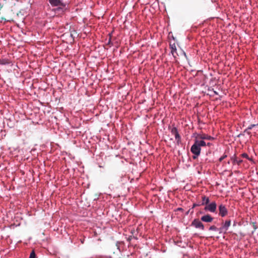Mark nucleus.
<instances>
[{
	"label": "nucleus",
	"instance_id": "aec40b11",
	"mask_svg": "<svg viewBox=\"0 0 258 258\" xmlns=\"http://www.w3.org/2000/svg\"><path fill=\"white\" fill-rule=\"evenodd\" d=\"M241 157L243 158H246L248 160H250V158H249L248 155L246 153H244L242 154Z\"/></svg>",
	"mask_w": 258,
	"mask_h": 258
},
{
	"label": "nucleus",
	"instance_id": "6e6552de",
	"mask_svg": "<svg viewBox=\"0 0 258 258\" xmlns=\"http://www.w3.org/2000/svg\"><path fill=\"white\" fill-rule=\"evenodd\" d=\"M170 48L171 49V53H172L173 56L174 58H176V55H178V54L176 52V47L175 43H174L173 44H170Z\"/></svg>",
	"mask_w": 258,
	"mask_h": 258
},
{
	"label": "nucleus",
	"instance_id": "a878e982",
	"mask_svg": "<svg viewBox=\"0 0 258 258\" xmlns=\"http://www.w3.org/2000/svg\"><path fill=\"white\" fill-rule=\"evenodd\" d=\"M253 227H254V229H255L256 228V226L254 225H253Z\"/></svg>",
	"mask_w": 258,
	"mask_h": 258
},
{
	"label": "nucleus",
	"instance_id": "5701e85b",
	"mask_svg": "<svg viewBox=\"0 0 258 258\" xmlns=\"http://www.w3.org/2000/svg\"><path fill=\"white\" fill-rule=\"evenodd\" d=\"M211 145H212V144L210 143H208L207 144H206V146H209V147L211 146Z\"/></svg>",
	"mask_w": 258,
	"mask_h": 258
},
{
	"label": "nucleus",
	"instance_id": "7ed1b4c3",
	"mask_svg": "<svg viewBox=\"0 0 258 258\" xmlns=\"http://www.w3.org/2000/svg\"><path fill=\"white\" fill-rule=\"evenodd\" d=\"M217 208L216 203L215 202H213L210 204H208L206 205V207L204 209L205 211H208L212 213H214L216 212Z\"/></svg>",
	"mask_w": 258,
	"mask_h": 258
},
{
	"label": "nucleus",
	"instance_id": "dca6fc26",
	"mask_svg": "<svg viewBox=\"0 0 258 258\" xmlns=\"http://www.w3.org/2000/svg\"><path fill=\"white\" fill-rule=\"evenodd\" d=\"M175 138L177 144H179L181 142V138L178 133L175 136Z\"/></svg>",
	"mask_w": 258,
	"mask_h": 258
},
{
	"label": "nucleus",
	"instance_id": "6ab92c4d",
	"mask_svg": "<svg viewBox=\"0 0 258 258\" xmlns=\"http://www.w3.org/2000/svg\"><path fill=\"white\" fill-rule=\"evenodd\" d=\"M35 257H36V254H35V251H34V250H32L30 253L29 258H35Z\"/></svg>",
	"mask_w": 258,
	"mask_h": 258
},
{
	"label": "nucleus",
	"instance_id": "4468645a",
	"mask_svg": "<svg viewBox=\"0 0 258 258\" xmlns=\"http://www.w3.org/2000/svg\"><path fill=\"white\" fill-rule=\"evenodd\" d=\"M218 231H219V233H224L226 234L227 232V229H225L223 226H222L220 228H218Z\"/></svg>",
	"mask_w": 258,
	"mask_h": 258
},
{
	"label": "nucleus",
	"instance_id": "f3484780",
	"mask_svg": "<svg viewBox=\"0 0 258 258\" xmlns=\"http://www.w3.org/2000/svg\"><path fill=\"white\" fill-rule=\"evenodd\" d=\"M171 132L172 134L174 136H175L176 135H177L178 133V131H177V129L176 127L172 128Z\"/></svg>",
	"mask_w": 258,
	"mask_h": 258
},
{
	"label": "nucleus",
	"instance_id": "412c9836",
	"mask_svg": "<svg viewBox=\"0 0 258 258\" xmlns=\"http://www.w3.org/2000/svg\"><path fill=\"white\" fill-rule=\"evenodd\" d=\"M226 157H227V155H223L222 157H221L219 158V161L221 162L223 159H224Z\"/></svg>",
	"mask_w": 258,
	"mask_h": 258
},
{
	"label": "nucleus",
	"instance_id": "1a4fd4ad",
	"mask_svg": "<svg viewBox=\"0 0 258 258\" xmlns=\"http://www.w3.org/2000/svg\"><path fill=\"white\" fill-rule=\"evenodd\" d=\"M231 160L232 161L233 164L236 163L238 165H240L241 163L243 162L242 160L241 159H237L235 155L231 158Z\"/></svg>",
	"mask_w": 258,
	"mask_h": 258
},
{
	"label": "nucleus",
	"instance_id": "f8f14e48",
	"mask_svg": "<svg viewBox=\"0 0 258 258\" xmlns=\"http://www.w3.org/2000/svg\"><path fill=\"white\" fill-rule=\"evenodd\" d=\"M231 225V221L230 220H227L225 221V222L224 223H223L222 224V226H223V227L227 229V230H228V228L229 227V226Z\"/></svg>",
	"mask_w": 258,
	"mask_h": 258
},
{
	"label": "nucleus",
	"instance_id": "393cba45",
	"mask_svg": "<svg viewBox=\"0 0 258 258\" xmlns=\"http://www.w3.org/2000/svg\"><path fill=\"white\" fill-rule=\"evenodd\" d=\"M191 209H189L186 213V215H187L189 213H190V211Z\"/></svg>",
	"mask_w": 258,
	"mask_h": 258
},
{
	"label": "nucleus",
	"instance_id": "20e7f679",
	"mask_svg": "<svg viewBox=\"0 0 258 258\" xmlns=\"http://www.w3.org/2000/svg\"><path fill=\"white\" fill-rule=\"evenodd\" d=\"M191 225L194 226L196 228H199L202 230H204V224L198 219H194L192 222Z\"/></svg>",
	"mask_w": 258,
	"mask_h": 258
},
{
	"label": "nucleus",
	"instance_id": "9b49d317",
	"mask_svg": "<svg viewBox=\"0 0 258 258\" xmlns=\"http://www.w3.org/2000/svg\"><path fill=\"white\" fill-rule=\"evenodd\" d=\"M202 203L201 204V205H206L209 203L210 200H209V198L208 197H207L204 196H202Z\"/></svg>",
	"mask_w": 258,
	"mask_h": 258
},
{
	"label": "nucleus",
	"instance_id": "4be33fe9",
	"mask_svg": "<svg viewBox=\"0 0 258 258\" xmlns=\"http://www.w3.org/2000/svg\"><path fill=\"white\" fill-rule=\"evenodd\" d=\"M201 205V204H194L193 206H192V209H194V208H195L197 206H199Z\"/></svg>",
	"mask_w": 258,
	"mask_h": 258
},
{
	"label": "nucleus",
	"instance_id": "39448f33",
	"mask_svg": "<svg viewBox=\"0 0 258 258\" xmlns=\"http://www.w3.org/2000/svg\"><path fill=\"white\" fill-rule=\"evenodd\" d=\"M218 209L219 211V215L220 216L223 217L227 215L228 211L225 206L223 204H221L219 205Z\"/></svg>",
	"mask_w": 258,
	"mask_h": 258
},
{
	"label": "nucleus",
	"instance_id": "b1692460",
	"mask_svg": "<svg viewBox=\"0 0 258 258\" xmlns=\"http://www.w3.org/2000/svg\"><path fill=\"white\" fill-rule=\"evenodd\" d=\"M177 210L178 211H182L183 210V209L181 208H178Z\"/></svg>",
	"mask_w": 258,
	"mask_h": 258
},
{
	"label": "nucleus",
	"instance_id": "a211bd4d",
	"mask_svg": "<svg viewBox=\"0 0 258 258\" xmlns=\"http://www.w3.org/2000/svg\"><path fill=\"white\" fill-rule=\"evenodd\" d=\"M209 230L218 231V228H217L215 225H212L210 227Z\"/></svg>",
	"mask_w": 258,
	"mask_h": 258
},
{
	"label": "nucleus",
	"instance_id": "423d86ee",
	"mask_svg": "<svg viewBox=\"0 0 258 258\" xmlns=\"http://www.w3.org/2000/svg\"><path fill=\"white\" fill-rule=\"evenodd\" d=\"M197 138H199V139L201 140H213L214 139L213 137L205 134L198 135Z\"/></svg>",
	"mask_w": 258,
	"mask_h": 258
},
{
	"label": "nucleus",
	"instance_id": "0eeeda50",
	"mask_svg": "<svg viewBox=\"0 0 258 258\" xmlns=\"http://www.w3.org/2000/svg\"><path fill=\"white\" fill-rule=\"evenodd\" d=\"M201 219L203 222L210 223L212 222L213 220V218L209 214H207L202 216Z\"/></svg>",
	"mask_w": 258,
	"mask_h": 258
},
{
	"label": "nucleus",
	"instance_id": "f257e3e1",
	"mask_svg": "<svg viewBox=\"0 0 258 258\" xmlns=\"http://www.w3.org/2000/svg\"><path fill=\"white\" fill-rule=\"evenodd\" d=\"M201 148L195 142L194 144L192 145L190 151L194 154L192 158L194 159H196L200 155L201 153Z\"/></svg>",
	"mask_w": 258,
	"mask_h": 258
},
{
	"label": "nucleus",
	"instance_id": "2eb2a0df",
	"mask_svg": "<svg viewBox=\"0 0 258 258\" xmlns=\"http://www.w3.org/2000/svg\"><path fill=\"white\" fill-rule=\"evenodd\" d=\"M10 61L8 59H0V64H7L10 63Z\"/></svg>",
	"mask_w": 258,
	"mask_h": 258
},
{
	"label": "nucleus",
	"instance_id": "f03ea898",
	"mask_svg": "<svg viewBox=\"0 0 258 258\" xmlns=\"http://www.w3.org/2000/svg\"><path fill=\"white\" fill-rule=\"evenodd\" d=\"M49 2L52 6L58 7L57 9L58 11L62 10L66 6V4L62 2L61 0H49Z\"/></svg>",
	"mask_w": 258,
	"mask_h": 258
},
{
	"label": "nucleus",
	"instance_id": "ddd939ff",
	"mask_svg": "<svg viewBox=\"0 0 258 258\" xmlns=\"http://www.w3.org/2000/svg\"><path fill=\"white\" fill-rule=\"evenodd\" d=\"M257 124H252L250 125L245 130L244 132L247 133L248 135H250L251 133L248 132V130L252 129L253 127L256 126Z\"/></svg>",
	"mask_w": 258,
	"mask_h": 258
},
{
	"label": "nucleus",
	"instance_id": "9d476101",
	"mask_svg": "<svg viewBox=\"0 0 258 258\" xmlns=\"http://www.w3.org/2000/svg\"><path fill=\"white\" fill-rule=\"evenodd\" d=\"M198 139V138H197L195 142L200 148L201 147H204L206 146V143L203 140H199Z\"/></svg>",
	"mask_w": 258,
	"mask_h": 258
}]
</instances>
